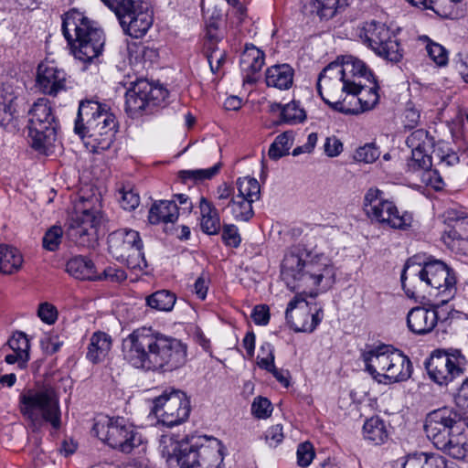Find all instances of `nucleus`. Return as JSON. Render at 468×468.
<instances>
[{
    "instance_id": "obj_1",
    "label": "nucleus",
    "mask_w": 468,
    "mask_h": 468,
    "mask_svg": "<svg viewBox=\"0 0 468 468\" xmlns=\"http://www.w3.org/2000/svg\"><path fill=\"white\" fill-rule=\"evenodd\" d=\"M331 257L318 247L297 244L289 248L281 262V278L287 288L297 292L289 302L285 318L296 332L312 333L321 323L322 307L314 301L335 281Z\"/></svg>"
},
{
    "instance_id": "obj_2",
    "label": "nucleus",
    "mask_w": 468,
    "mask_h": 468,
    "mask_svg": "<svg viewBox=\"0 0 468 468\" xmlns=\"http://www.w3.org/2000/svg\"><path fill=\"white\" fill-rule=\"evenodd\" d=\"M122 351L128 364L144 370L154 371L165 367L177 368L187 360L184 343L145 326L133 330L122 340Z\"/></svg>"
},
{
    "instance_id": "obj_3",
    "label": "nucleus",
    "mask_w": 468,
    "mask_h": 468,
    "mask_svg": "<svg viewBox=\"0 0 468 468\" xmlns=\"http://www.w3.org/2000/svg\"><path fill=\"white\" fill-rule=\"evenodd\" d=\"M159 449L168 468H221L224 459L223 446L216 438L178 441L167 434L161 437Z\"/></svg>"
},
{
    "instance_id": "obj_4",
    "label": "nucleus",
    "mask_w": 468,
    "mask_h": 468,
    "mask_svg": "<svg viewBox=\"0 0 468 468\" xmlns=\"http://www.w3.org/2000/svg\"><path fill=\"white\" fill-rule=\"evenodd\" d=\"M373 78L362 60L347 55L323 69L317 80V90L323 100H330L343 96L347 90Z\"/></svg>"
},
{
    "instance_id": "obj_5",
    "label": "nucleus",
    "mask_w": 468,
    "mask_h": 468,
    "mask_svg": "<svg viewBox=\"0 0 468 468\" xmlns=\"http://www.w3.org/2000/svg\"><path fill=\"white\" fill-rule=\"evenodd\" d=\"M62 32L76 59L88 63L102 53L103 31L82 13L77 10L67 12L62 18Z\"/></svg>"
},
{
    "instance_id": "obj_6",
    "label": "nucleus",
    "mask_w": 468,
    "mask_h": 468,
    "mask_svg": "<svg viewBox=\"0 0 468 468\" xmlns=\"http://www.w3.org/2000/svg\"><path fill=\"white\" fill-rule=\"evenodd\" d=\"M419 282L420 285L430 287V294L438 298L441 303H447L456 294V276L454 271L440 260H430L422 265L408 261L401 272L402 287H406V281Z\"/></svg>"
},
{
    "instance_id": "obj_7",
    "label": "nucleus",
    "mask_w": 468,
    "mask_h": 468,
    "mask_svg": "<svg viewBox=\"0 0 468 468\" xmlns=\"http://www.w3.org/2000/svg\"><path fill=\"white\" fill-rule=\"evenodd\" d=\"M361 358L366 371L379 384L399 383L411 377L410 358L391 346L369 347L362 352Z\"/></svg>"
},
{
    "instance_id": "obj_8",
    "label": "nucleus",
    "mask_w": 468,
    "mask_h": 468,
    "mask_svg": "<svg viewBox=\"0 0 468 468\" xmlns=\"http://www.w3.org/2000/svg\"><path fill=\"white\" fill-rule=\"evenodd\" d=\"M18 406L23 418L34 431L49 423L58 430L61 426L59 398L50 386H35L23 390L18 398Z\"/></svg>"
},
{
    "instance_id": "obj_9",
    "label": "nucleus",
    "mask_w": 468,
    "mask_h": 468,
    "mask_svg": "<svg viewBox=\"0 0 468 468\" xmlns=\"http://www.w3.org/2000/svg\"><path fill=\"white\" fill-rule=\"evenodd\" d=\"M103 221L101 194L93 188L81 190L69 224V236L78 245L92 246Z\"/></svg>"
},
{
    "instance_id": "obj_10",
    "label": "nucleus",
    "mask_w": 468,
    "mask_h": 468,
    "mask_svg": "<svg viewBox=\"0 0 468 468\" xmlns=\"http://www.w3.org/2000/svg\"><path fill=\"white\" fill-rule=\"evenodd\" d=\"M363 209L371 222L384 228L410 231L417 225L411 212L399 208L392 199L377 187H370L366 192Z\"/></svg>"
},
{
    "instance_id": "obj_11",
    "label": "nucleus",
    "mask_w": 468,
    "mask_h": 468,
    "mask_svg": "<svg viewBox=\"0 0 468 468\" xmlns=\"http://www.w3.org/2000/svg\"><path fill=\"white\" fill-rule=\"evenodd\" d=\"M28 137L34 149L46 153L57 140L58 122L50 101L38 98L29 108Z\"/></svg>"
},
{
    "instance_id": "obj_12",
    "label": "nucleus",
    "mask_w": 468,
    "mask_h": 468,
    "mask_svg": "<svg viewBox=\"0 0 468 468\" xmlns=\"http://www.w3.org/2000/svg\"><path fill=\"white\" fill-rule=\"evenodd\" d=\"M92 431L101 441L123 453H130L143 444L142 435L122 417L99 415Z\"/></svg>"
},
{
    "instance_id": "obj_13",
    "label": "nucleus",
    "mask_w": 468,
    "mask_h": 468,
    "mask_svg": "<svg viewBox=\"0 0 468 468\" xmlns=\"http://www.w3.org/2000/svg\"><path fill=\"white\" fill-rule=\"evenodd\" d=\"M107 242L110 254L128 268L143 271L147 267L138 231L129 229L115 230L108 236Z\"/></svg>"
},
{
    "instance_id": "obj_14",
    "label": "nucleus",
    "mask_w": 468,
    "mask_h": 468,
    "mask_svg": "<svg viewBox=\"0 0 468 468\" xmlns=\"http://www.w3.org/2000/svg\"><path fill=\"white\" fill-rule=\"evenodd\" d=\"M467 359L459 349H438L425 363L429 378L439 386H447L463 374Z\"/></svg>"
},
{
    "instance_id": "obj_15",
    "label": "nucleus",
    "mask_w": 468,
    "mask_h": 468,
    "mask_svg": "<svg viewBox=\"0 0 468 468\" xmlns=\"http://www.w3.org/2000/svg\"><path fill=\"white\" fill-rule=\"evenodd\" d=\"M347 90L343 96L323 101L334 110L346 114H358L373 109L378 102V85L373 79Z\"/></svg>"
},
{
    "instance_id": "obj_16",
    "label": "nucleus",
    "mask_w": 468,
    "mask_h": 468,
    "mask_svg": "<svg viewBox=\"0 0 468 468\" xmlns=\"http://www.w3.org/2000/svg\"><path fill=\"white\" fill-rule=\"evenodd\" d=\"M358 37L375 54L387 60L397 62L402 58L399 44L382 23H364L358 30Z\"/></svg>"
},
{
    "instance_id": "obj_17",
    "label": "nucleus",
    "mask_w": 468,
    "mask_h": 468,
    "mask_svg": "<svg viewBox=\"0 0 468 468\" xmlns=\"http://www.w3.org/2000/svg\"><path fill=\"white\" fill-rule=\"evenodd\" d=\"M190 412L186 395L180 390H165L153 401L152 413L157 420L167 427L185 421Z\"/></svg>"
},
{
    "instance_id": "obj_18",
    "label": "nucleus",
    "mask_w": 468,
    "mask_h": 468,
    "mask_svg": "<svg viewBox=\"0 0 468 468\" xmlns=\"http://www.w3.org/2000/svg\"><path fill=\"white\" fill-rule=\"evenodd\" d=\"M463 425L461 416L450 408H441L430 412L424 423L428 439L436 448L443 447L447 439L454 432H460Z\"/></svg>"
},
{
    "instance_id": "obj_19",
    "label": "nucleus",
    "mask_w": 468,
    "mask_h": 468,
    "mask_svg": "<svg viewBox=\"0 0 468 468\" xmlns=\"http://www.w3.org/2000/svg\"><path fill=\"white\" fill-rule=\"evenodd\" d=\"M108 122L112 123L111 130L115 134L117 128L115 117L109 112L106 105L95 101H81L75 121L74 132L76 134H83V133H92L94 129L102 133L107 129L106 123ZM107 127H110V124H107Z\"/></svg>"
},
{
    "instance_id": "obj_20",
    "label": "nucleus",
    "mask_w": 468,
    "mask_h": 468,
    "mask_svg": "<svg viewBox=\"0 0 468 468\" xmlns=\"http://www.w3.org/2000/svg\"><path fill=\"white\" fill-rule=\"evenodd\" d=\"M69 84L67 73L54 62L43 61L38 65L36 85L43 94L55 97L65 91Z\"/></svg>"
},
{
    "instance_id": "obj_21",
    "label": "nucleus",
    "mask_w": 468,
    "mask_h": 468,
    "mask_svg": "<svg viewBox=\"0 0 468 468\" xmlns=\"http://www.w3.org/2000/svg\"><path fill=\"white\" fill-rule=\"evenodd\" d=\"M124 32L134 38L144 36L153 24V13L142 4L118 18Z\"/></svg>"
},
{
    "instance_id": "obj_22",
    "label": "nucleus",
    "mask_w": 468,
    "mask_h": 468,
    "mask_svg": "<svg viewBox=\"0 0 468 468\" xmlns=\"http://www.w3.org/2000/svg\"><path fill=\"white\" fill-rule=\"evenodd\" d=\"M439 321L438 304L431 308L414 307L407 315L409 329L416 335H425L431 332Z\"/></svg>"
},
{
    "instance_id": "obj_23",
    "label": "nucleus",
    "mask_w": 468,
    "mask_h": 468,
    "mask_svg": "<svg viewBox=\"0 0 468 468\" xmlns=\"http://www.w3.org/2000/svg\"><path fill=\"white\" fill-rule=\"evenodd\" d=\"M5 350L10 352L5 356L8 365H16L18 369H25L30 360V343L27 335L22 332H16L8 339Z\"/></svg>"
},
{
    "instance_id": "obj_24",
    "label": "nucleus",
    "mask_w": 468,
    "mask_h": 468,
    "mask_svg": "<svg viewBox=\"0 0 468 468\" xmlns=\"http://www.w3.org/2000/svg\"><path fill=\"white\" fill-rule=\"evenodd\" d=\"M264 64V52L253 44H246L239 59L243 81L250 84L255 83Z\"/></svg>"
},
{
    "instance_id": "obj_25",
    "label": "nucleus",
    "mask_w": 468,
    "mask_h": 468,
    "mask_svg": "<svg viewBox=\"0 0 468 468\" xmlns=\"http://www.w3.org/2000/svg\"><path fill=\"white\" fill-rule=\"evenodd\" d=\"M457 466L437 453L414 452L396 461L393 468H452Z\"/></svg>"
},
{
    "instance_id": "obj_26",
    "label": "nucleus",
    "mask_w": 468,
    "mask_h": 468,
    "mask_svg": "<svg viewBox=\"0 0 468 468\" xmlns=\"http://www.w3.org/2000/svg\"><path fill=\"white\" fill-rule=\"evenodd\" d=\"M421 10H431L445 18H456L462 7V0H406Z\"/></svg>"
},
{
    "instance_id": "obj_27",
    "label": "nucleus",
    "mask_w": 468,
    "mask_h": 468,
    "mask_svg": "<svg viewBox=\"0 0 468 468\" xmlns=\"http://www.w3.org/2000/svg\"><path fill=\"white\" fill-rule=\"evenodd\" d=\"M112 346V339L110 335L105 332H94L90 338L87 348L86 357L92 364H98L104 361Z\"/></svg>"
},
{
    "instance_id": "obj_28",
    "label": "nucleus",
    "mask_w": 468,
    "mask_h": 468,
    "mask_svg": "<svg viewBox=\"0 0 468 468\" xmlns=\"http://www.w3.org/2000/svg\"><path fill=\"white\" fill-rule=\"evenodd\" d=\"M294 70L289 64H277L267 69L265 81L268 87L287 90L293 84Z\"/></svg>"
},
{
    "instance_id": "obj_29",
    "label": "nucleus",
    "mask_w": 468,
    "mask_h": 468,
    "mask_svg": "<svg viewBox=\"0 0 468 468\" xmlns=\"http://www.w3.org/2000/svg\"><path fill=\"white\" fill-rule=\"evenodd\" d=\"M108 125L112 124L111 122L107 123ZM103 133H100L97 131H92V133H83V134H78L87 150L93 154H101L103 151L109 149L113 143L114 136L113 132L111 130V127H107Z\"/></svg>"
},
{
    "instance_id": "obj_30",
    "label": "nucleus",
    "mask_w": 468,
    "mask_h": 468,
    "mask_svg": "<svg viewBox=\"0 0 468 468\" xmlns=\"http://www.w3.org/2000/svg\"><path fill=\"white\" fill-rule=\"evenodd\" d=\"M179 214L176 201L160 200L154 202L149 210L148 220L151 224L173 223Z\"/></svg>"
},
{
    "instance_id": "obj_31",
    "label": "nucleus",
    "mask_w": 468,
    "mask_h": 468,
    "mask_svg": "<svg viewBox=\"0 0 468 468\" xmlns=\"http://www.w3.org/2000/svg\"><path fill=\"white\" fill-rule=\"evenodd\" d=\"M442 240L452 251L468 255V217L454 230L444 233Z\"/></svg>"
},
{
    "instance_id": "obj_32",
    "label": "nucleus",
    "mask_w": 468,
    "mask_h": 468,
    "mask_svg": "<svg viewBox=\"0 0 468 468\" xmlns=\"http://www.w3.org/2000/svg\"><path fill=\"white\" fill-rule=\"evenodd\" d=\"M437 449L454 459L468 462V433L464 431L463 425L460 428V432L452 434L445 445Z\"/></svg>"
},
{
    "instance_id": "obj_33",
    "label": "nucleus",
    "mask_w": 468,
    "mask_h": 468,
    "mask_svg": "<svg viewBox=\"0 0 468 468\" xmlns=\"http://www.w3.org/2000/svg\"><path fill=\"white\" fill-rule=\"evenodd\" d=\"M200 227L203 232L215 235L220 229V218L217 208L206 197L199 200Z\"/></svg>"
},
{
    "instance_id": "obj_34",
    "label": "nucleus",
    "mask_w": 468,
    "mask_h": 468,
    "mask_svg": "<svg viewBox=\"0 0 468 468\" xmlns=\"http://www.w3.org/2000/svg\"><path fill=\"white\" fill-rule=\"evenodd\" d=\"M67 272L76 279L92 280L101 278L98 275L93 262L82 256H77L67 262Z\"/></svg>"
},
{
    "instance_id": "obj_35",
    "label": "nucleus",
    "mask_w": 468,
    "mask_h": 468,
    "mask_svg": "<svg viewBox=\"0 0 468 468\" xmlns=\"http://www.w3.org/2000/svg\"><path fill=\"white\" fill-rule=\"evenodd\" d=\"M388 436L387 426L379 417L367 420L363 425V437L375 445L384 443Z\"/></svg>"
},
{
    "instance_id": "obj_36",
    "label": "nucleus",
    "mask_w": 468,
    "mask_h": 468,
    "mask_svg": "<svg viewBox=\"0 0 468 468\" xmlns=\"http://www.w3.org/2000/svg\"><path fill=\"white\" fill-rule=\"evenodd\" d=\"M23 261V256L16 248L0 246V272L12 274L20 270Z\"/></svg>"
},
{
    "instance_id": "obj_37",
    "label": "nucleus",
    "mask_w": 468,
    "mask_h": 468,
    "mask_svg": "<svg viewBox=\"0 0 468 468\" xmlns=\"http://www.w3.org/2000/svg\"><path fill=\"white\" fill-rule=\"evenodd\" d=\"M148 106L147 98L143 91L140 80H138L125 93V110L130 114L134 115Z\"/></svg>"
},
{
    "instance_id": "obj_38",
    "label": "nucleus",
    "mask_w": 468,
    "mask_h": 468,
    "mask_svg": "<svg viewBox=\"0 0 468 468\" xmlns=\"http://www.w3.org/2000/svg\"><path fill=\"white\" fill-rule=\"evenodd\" d=\"M220 168L221 164L217 163L208 168L181 170L178 172V177L184 184L197 185L212 179Z\"/></svg>"
},
{
    "instance_id": "obj_39",
    "label": "nucleus",
    "mask_w": 468,
    "mask_h": 468,
    "mask_svg": "<svg viewBox=\"0 0 468 468\" xmlns=\"http://www.w3.org/2000/svg\"><path fill=\"white\" fill-rule=\"evenodd\" d=\"M420 47H422L437 66L442 67L448 63V52L441 44L432 41L428 36H420L417 38Z\"/></svg>"
},
{
    "instance_id": "obj_40",
    "label": "nucleus",
    "mask_w": 468,
    "mask_h": 468,
    "mask_svg": "<svg viewBox=\"0 0 468 468\" xmlns=\"http://www.w3.org/2000/svg\"><path fill=\"white\" fill-rule=\"evenodd\" d=\"M176 302V294L167 290L157 291L146 297V304L150 308L160 312H170Z\"/></svg>"
},
{
    "instance_id": "obj_41",
    "label": "nucleus",
    "mask_w": 468,
    "mask_h": 468,
    "mask_svg": "<svg viewBox=\"0 0 468 468\" xmlns=\"http://www.w3.org/2000/svg\"><path fill=\"white\" fill-rule=\"evenodd\" d=\"M253 201L245 197L233 196L228 203L227 207L230 209V213L234 219L238 221H248L253 217Z\"/></svg>"
},
{
    "instance_id": "obj_42",
    "label": "nucleus",
    "mask_w": 468,
    "mask_h": 468,
    "mask_svg": "<svg viewBox=\"0 0 468 468\" xmlns=\"http://www.w3.org/2000/svg\"><path fill=\"white\" fill-rule=\"evenodd\" d=\"M293 141L294 133L292 131H286L279 134L269 148V157L272 160H278L288 154Z\"/></svg>"
},
{
    "instance_id": "obj_43",
    "label": "nucleus",
    "mask_w": 468,
    "mask_h": 468,
    "mask_svg": "<svg viewBox=\"0 0 468 468\" xmlns=\"http://www.w3.org/2000/svg\"><path fill=\"white\" fill-rule=\"evenodd\" d=\"M236 185L238 188L236 197H245L253 202L260 198L261 190L257 179L249 176L238 178Z\"/></svg>"
},
{
    "instance_id": "obj_44",
    "label": "nucleus",
    "mask_w": 468,
    "mask_h": 468,
    "mask_svg": "<svg viewBox=\"0 0 468 468\" xmlns=\"http://www.w3.org/2000/svg\"><path fill=\"white\" fill-rule=\"evenodd\" d=\"M16 99L13 92L0 91V125L5 126L16 113Z\"/></svg>"
},
{
    "instance_id": "obj_45",
    "label": "nucleus",
    "mask_w": 468,
    "mask_h": 468,
    "mask_svg": "<svg viewBox=\"0 0 468 468\" xmlns=\"http://www.w3.org/2000/svg\"><path fill=\"white\" fill-rule=\"evenodd\" d=\"M407 145L410 149L418 150H431L433 152L436 144L434 139L429 133L423 129H419L412 132L406 140Z\"/></svg>"
},
{
    "instance_id": "obj_46",
    "label": "nucleus",
    "mask_w": 468,
    "mask_h": 468,
    "mask_svg": "<svg viewBox=\"0 0 468 468\" xmlns=\"http://www.w3.org/2000/svg\"><path fill=\"white\" fill-rule=\"evenodd\" d=\"M143 91L147 98L149 106H158L168 97V90L161 85H153L146 80H140Z\"/></svg>"
},
{
    "instance_id": "obj_47",
    "label": "nucleus",
    "mask_w": 468,
    "mask_h": 468,
    "mask_svg": "<svg viewBox=\"0 0 468 468\" xmlns=\"http://www.w3.org/2000/svg\"><path fill=\"white\" fill-rule=\"evenodd\" d=\"M433 154L439 159L440 165L450 167L460 162L458 154L453 151L446 142L440 141L433 150Z\"/></svg>"
},
{
    "instance_id": "obj_48",
    "label": "nucleus",
    "mask_w": 468,
    "mask_h": 468,
    "mask_svg": "<svg viewBox=\"0 0 468 468\" xmlns=\"http://www.w3.org/2000/svg\"><path fill=\"white\" fill-rule=\"evenodd\" d=\"M275 107L282 109V119L288 123L302 122L306 117L305 112L300 106V103L294 101L283 105L282 107L279 104H276Z\"/></svg>"
},
{
    "instance_id": "obj_49",
    "label": "nucleus",
    "mask_w": 468,
    "mask_h": 468,
    "mask_svg": "<svg viewBox=\"0 0 468 468\" xmlns=\"http://www.w3.org/2000/svg\"><path fill=\"white\" fill-rule=\"evenodd\" d=\"M431 150L411 149V158L409 162V167L413 171L420 172L431 166Z\"/></svg>"
},
{
    "instance_id": "obj_50",
    "label": "nucleus",
    "mask_w": 468,
    "mask_h": 468,
    "mask_svg": "<svg viewBox=\"0 0 468 468\" xmlns=\"http://www.w3.org/2000/svg\"><path fill=\"white\" fill-rule=\"evenodd\" d=\"M207 58L213 74L219 72L222 66L226 63L227 53L225 49L214 47L213 43L207 47Z\"/></svg>"
},
{
    "instance_id": "obj_51",
    "label": "nucleus",
    "mask_w": 468,
    "mask_h": 468,
    "mask_svg": "<svg viewBox=\"0 0 468 468\" xmlns=\"http://www.w3.org/2000/svg\"><path fill=\"white\" fill-rule=\"evenodd\" d=\"M379 154L380 152L374 144H367L356 149L354 159L356 162L371 164L378 158Z\"/></svg>"
},
{
    "instance_id": "obj_52",
    "label": "nucleus",
    "mask_w": 468,
    "mask_h": 468,
    "mask_svg": "<svg viewBox=\"0 0 468 468\" xmlns=\"http://www.w3.org/2000/svg\"><path fill=\"white\" fill-rule=\"evenodd\" d=\"M119 202L125 210H133L140 204V197L133 188L123 187L119 192Z\"/></svg>"
},
{
    "instance_id": "obj_53",
    "label": "nucleus",
    "mask_w": 468,
    "mask_h": 468,
    "mask_svg": "<svg viewBox=\"0 0 468 468\" xmlns=\"http://www.w3.org/2000/svg\"><path fill=\"white\" fill-rule=\"evenodd\" d=\"M63 236V229L60 226L51 227L43 237V247L50 251L56 250Z\"/></svg>"
},
{
    "instance_id": "obj_54",
    "label": "nucleus",
    "mask_w": 468,
    "mask_h": 468,
    "mask_svg": "<svg viewBox=\"0 0 468 468\" xmlns=\"http://www.w3.org/2000/svg\"><path fill=\"white\" fill-rule=\"evenodd\" d=\"M258 366L269 371L273 369L274 365V354L273 346L270 343H263L260 347V353L258 355Z\"/></svg>"
},
{
    "instance_id": "obj_55",
    "label": "nucleus",
    "mask_w": 468,
    "mask_h": 468,
    "mask_svg": "<svg viewBox=\"0 0 468 468\" xmlns=\"http://www.w3.org/2000/svg\"><path fill=\"white\" fill-rule=\"evenodd\" d=\"M272 406L271 401L262 397H257L254 399L251 404V413L257 419L265 420L271 415Z\"/></svg>"
},
{
    "instance_id": "obj_56",
    "label": "nucleus",
    "mask_w": 468,
    "mask_h": 468,
    "mask_svg": "<svg viewBox=\"0 0 468 468\" xmlns=\"http://www.w3.org/2000/svg\"><path fill=\"white\" fill-rule=\"evenodd\" d=\"M120 18L138 4L135 0H101Z\"/></svg>"
},
{
    "instance_id": "obj_57",
    "label": "nucleus",
    "mask_w": 468,
    "mask_h": 468,
    "mask_svg": "<svg viewBox=\"0 0 468 468\" xmlns=\"http://www.w3.org/2000/svg\"><path fill=\"white\" fill-rule=\"evenodd\" d=\"M297 463L302 467H306L311 464L314 457V451L313 445L308 442L299 444L296 452Z\"/></svg>"
},
{
    "instance_id": "obj_58",
    "label": "nucleus",
    "mask_w": 468,
    "mask_h": 468,
    "mask_svg": "<svg viewBox=\"0 0 468 468\" xmlns=\"http://www.w3.org/2000/svg\"><path fill=\"white\" fill-rule=\"evenodd\" d=\"M63 345V342L59 339V336L55 333L46 334L40 340V346L42 350L47 354H54Z\"/></svg>"
},
{
    "instance_id": "obj_59",
    "label": "nucleus",
    "mask_w": 468,
    "mask_h": 468,
    "mask_svg": "<svg viewBox=\"0 0 468 468\" xmlns=\"http://www.w3.org/2000/svg\"><path fill=\"white\" fill-rule=\"evenodd\" d=\"M420 178L422 183L436 190L441 189L444 186L443 180L437 170L427 168L420 172Z\"/></svg>"
},
{
    "instance_id": "obj_60",
    "label": "nucleus",
    "mask_w": 468,
    "mask_h": 468,
    "mask_svg": "<svg viewBox=\"0 0 468 468\" xmlns=\"http://www.w3.org/2000/svg\"><path fill=\"white\" fill-rule=\"evenodd\" d=\"M283 429L280 424L270 427L264 433L266 443L272 448L277 447L283 441Z\"/></svg>"
},
{
    "instance_id": "obj_61",
    "label": "nucleus",
    "mask_w": 468,
    "mask_h": 468,
    "mask_svg": "<svg viewBox=\"0 0 468 468\" xmlns=\"http://www.w3.org/2000/svg\"><path fill=\"white\" fill-rule=\"evenodd\" d=\"M222 239L227 246L237 248L239 246L241 239L238 228L235 225H225L222 230Z\"/></svg>"
},
{
    "instance_id": "obj_62",
    "label": "nucleus",
    "mask_w": 468,
    "mask_h": 468,
    "mask_svg": "<svg viewBox=\"0 0 468 468\" xmlns=\"http://www.w3.org/2000/svg\"><path fill=\"white\" fill-rule=\"evenodd\" d=\"M442 217L444 222L448 225H452L455 229L458 224L462 223L463 219L468 217V214L464 210L449 207L443 212Z\"/></svg>"
},
{
    "instance_id": "obj_63",
    "label": "nucleus",
    "mask_w": 468,
    "mask_h": 468,
    "mask_svg": "<svg viewBox=\"0 0 468 468\" xmlns=\"http://www.w3.org/2000/svg\"><path fill=\"white\" fill-rule=\"evenodd\" d=\"M37 314L38 317L48 324H54L58 317L57 309L48 303H43L39 305Z\"/></svg>"
},
{
    "instance_id": "obj_64",
    "label": "nucleus",
    "mask_w": 468,
    "mask_h": 468,
    "mask_svg": "<svg viewBox=\"0 0 468 468\" xmlns=\"http://www.w3.org/2000/svg\"><path fill=\"white\" fill-rule=\"evenodd\" d=\"M324 151L329 157L338 156L343 152V144L336 136H329L324 144Z\"/></svg>"
}]
</instances>
